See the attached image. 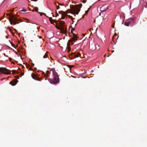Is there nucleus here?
I'll return each mask as SVG.
<instances>
[{
    "label": "nucleus",
    "mask_w": 147,
    "mask_h": 147,
    "mask_svg": "<svg viewBox=\"0 0 147 147\" xmlns=\"http://www.w3.org/2000/svg\"><path fill=\"white\" fill-rule=\"evenodd\" d=\"M7 16H9V20L11 24H13L15 25L16 24H18L19 22H18V18L16 17V15L14 14H12L11 13L9 14V13L7 14Z\"/></svg>",
    "instance_id": "nucleus-1"
},
{
    "label": "nucleus",
    "mask_w": 147,
    "mask_h": 147,
    "mask_svg": "<svg viewBox=\"0 0 147 147\" xmlns=\"http://www.w3.org/2000/svg\"><path fill=\"white\" fill-rule=\"evenodd\" d=\"M59 13L61 14V19H64L65 18V17L67 15L68 16V17L69 18H71V19H73L72 17L70 15H67V13H69V12H68L66 13L65 12L63 11H59L58 12Z\"/></svg>",
    "instance_id": "nucleus-2"
},
{
    "label": "nucleus",
    "mask_w": 147,
    "mask_h": 147,
    "mask_svg": "<svg viewBox=\"0 0 147 147\" xmlns=\"http://www.w3.org/2000/svg\"><path fill=\"white\" fill-rule=\"evenodd\" d=\"M64 22H62L60 23V26L59 28L60 29L63 33L66 34L67 33L66 28L64 26Z\"/></svg>",
    "instance_id": "nucleus-3"
},
{
    "label": "nucleus",
    "mask_w": 147,
    "mask_h": 147,
    "mask_svg": "<svg viewBox=\"0 0 147 147\" xmlns=\"http://www.w3.org/2000/svg\"><path fill=\"white\" fill-rule=\"evenodd\" d=\"M0 72L6 74H11V71L5 67H0Z\"/></svg>",
    "instance_id": "nucleus-4"
},
{
    "label": "nucleus",
    "mask_w": 147,
    "mask_h": 147,
    "mask_svg": "<svg viewBox=\"0 0 147 147\" xmlns=\"http://www.w3.org/2000/svg\"><path fill=\"white\" fill-rule=\"evenodd\" d=\"M69 12L73 14H78L80 10H69Z\"/></svg>",
    "instance_id": "nucleus-5"
},
{
    "label": "nucleus",
    "mask_w": 147,
    "mask_h": 147,
    "mask_svg": "<svg viewBox=\"0 0 147 147\" xmlns=\"http://www.w3.org/2000/svg\"><path fill=\"white\" fill-rule=\"evenodd\" d=\"M103 10L102 11H101V10H96L95 11V12L96 14L97 17L100 16L101 15V13H102L103 12L105 11V10Z\"/></svg>",
    "instance_id": "nucleus-6"
},
{
    "label": "nucleus",
    "mask_w": 147,
    "mask_h": 147,
    "mask_svg": "<svg viewBox=\"0 0 147 147\" xmlns=\"http://www.w3.org/2000/svg\"><path fill=\"white\" fill-rule=\"evenodd\" d=\"M133 21V19L131 18H129L126 20L125 23V25L127 26H129V24Z\"/></svg>",
    "instance_id": "nucleus-7"
},
{
    "label": "nucleus",
    "mask_w": 147,
    "mask_h": 147,
    "mask_svg": "<svg viewBox=\"0 0 147 147\" xmlns=\"http://www.w3.org/2000/svg\"><path fill=\"white\" fill-rule=\"evenodd\" d=\"M18 80L16 79H13V81L10 82L9 84L13 86L15 85L18 82Z\"/></svg>",
    "instance_id": "nucleus-8"
},
{
    "label": "nucleus",
    "mask_w": 147,
    "mask_h": 147,
    "mask_svg": "<svg viewBox=\"0 0 147 147\" xmlns=\"http://www.w3.org/2000/svg\"><path fill=\"white\" fill-rule=\"evenodd\" d=\"M59 78L58 76H56L54 78V83L58 82L59 81Z\"/></svg>",
    "instance_id": "nucleus-9"
},
{
    "label": "nucleus",
    "mask_w": 147,
    "mask_h": 147,
    "mask_svg": "<svg viewBox=\"0 0 147 147\" xmlns=\"http://www.w3.org/2000/svg\"><path fill=\"white\" fill-rule=\"evenodd\" d=\"M89 48L92 51H94L96 49V47L95 45H91L90 44Z\"/></svg>",
    "instance_id": "nucleus-10"
},
{
    "label": "nucleus",
    "mask_w": 147,
    "mask_h": 147,
    "mask_svg": "<svg viewBox=\"0 0 147 147\" xmlns=\"http://www.w3.org/2000/svg\"><path fill=\"white\" fill-rule=\"evenodd\" d=\"M72 56L75 58L78 57L80 56L81 54L79 53H78L77 54L74 53L73 54Z\"/></svg>",
    "instance_id": "nucleus-11"
},
{
    "label": "nucleus",
    "mask_w": 147,
    "mask_h": 147,
    "mask_svg": "<svg viewBox=\"0 0 147 147\" xmlns=\"http://www.w3.org/2000/svg\"><path fill=\"white\" fill-rule=\"evenodd\" d=\"M74 36L72 38V41L76 40H77V36L75 34H73Z\"/></svg>",
    "instance_id": "nucleus-12"
},
{
    "label": "nucleus",
    "mask_w": 147,
    "mask_h": 147,
    "mask_svg": "<svg viewBox=\"0 0 147 147\" xmlns=\"http://www.w3.org/2000/svg\"><path fill=\"white\" fill-rule=\"evenodd\" d=\"M75 6H76V7L74 9H78V8H80L82 6V4L80 3L79 4V5H76Z\"/></svg>",
    "instance_id": "nucleus-13"
},
{
    "label": "nucleus",
    "mask_w": 147,
    "mask_h": 147,
    "mask_svg": "<svg viewBox=\"0 0 147 147\" xmlns=\"http://www.w3.org/2000/svg\"><path fill=\"white\" fill-rule=\"evenodd\" d=\"M106 6V5H103L102 6V7H97L96 8L97 9H98V8H99L100 9H101V8H102V9H108V6H107V7L106 8H104L103 7L105 6Z\"/></svg>",
    "instance_id": "nucleus-14"
},
{
    "label": "nucleus",
    "mask_w": 147,
    "mask_h": 147,
    "mask_svg": "<svg viewBox=\"0 0 147 147\" xmlns=\"http://www.w3.org/2000/svg\"><path fill=\"white\" fill-rule=\"evenodd\" d=\"M49 20L52 24H53L54 23H55L56 22L55 20H52L51 18H49Z\"/></svg>",
    "instance_id": "nucleus-15"
},
{
    "label": "nucleus",
    "mask_w": 147,
    "mask_h": 147,
    "mask_svg": "<svg viewBox=\"0 0 147 147\" xmlns=\"http://www.w3.org/2000/svg\"><path fill=\"white\" fill-rule=\"evenodd\" d=\"M36 10V12H38L39 13L40 15L41 16H42V15L43 14V15H45V16H46L47 17V16H46V14H45V13H42V12H39L38 11V10Z\"/></svg>",
    "instance_id": "nucleus-16"
},
{
    "label": "nucleus",
    "mask_w": 147,
    "mask_h": 147,
    "mask_svg": "<svg viewBox=\"0 0 147 147\" xmlns=\"http://www.w3.org/2000/svg\"><path fill=\"white\" fill-rule=\"evenodd\" d=\"M43 58L44 59L47 58L49 59L48 56V55L47 53H45V55L43 56Z\"/></svg>",
    "instance_id": "nucleus-17"
},
{
    "label": "nucleus",
    "mask_w": 147,
    "mask_h": 147,
    "mask_svg": "<svg viewBox=\"0 0 147 147\" xmlns=\"http://www.w3.org/2000/svg\"><path fill=\"white\" fill-rule=\"evenodd\" d=\"M95 4H93L92 5L90 6V7L89 8H88V9H93L94 8H95Z\"/></svg>",
    "instance_id": "nucleus-18"
},
{
    "label": "nucleus",
    "mask_w": 147,
    "mask_h": 147,
    "mask_svg": "<svg viewBox=\"0 0 147 147\" xmlns=\"http://www.w3.org/2000/svg\"><path fill=\"white\" fill-rule=\"evenodd\" d=\"M31 75L32 77L34 79H35V78L36 77V75L34 73L32 74Z\"/></svg>",
    "instance_id": "nucleus-19"
},
{
    "label": "nucleus",
    "mask_w": 147,
    "mask_h": 147,
    "mask_svg": "<svg viewBox=\"0 0 147 147\" xmlns=\"http://www.w3.org/2000/svg\"><path fill=\"white\" fill-rule=\"evenodd\" d=\"M88 11H89V10H87L86 11H85V14L84 16H83V18H84V16L86 14H87L88 13Z\"/></svg>",
    "instance_id": "nucleus-20"
},
{
    "label": "nucleus",
    "mask_w": 147,
    "mask_h": 147,
    "mask_svg": "<svg viewBox=\"0 0 147 147\" xmlns=\"http://www.w3.org/2000/svg\"><path fill=\"white\" fill-rule=\"evenodd\" d=\"M12 73L14 74L16 72V70H13L12 71Z\"/></svg>",
    "instance_id": "nucleus-21"
},
{
    "label": "nucleus",
    "mask_w": 147,
    "mask_h": 147,
    "mask_svg": "<svg viewBox=\"0 0 147 147\" xmlns=\"http://www.w3.org/2000/svg\"><path fill=\"white\" fill-rule=\"evenodd\" d=\"M75 30V28H72L71 29V33H73V31L74 30Z\"/></svg>",
    "instance_id": "nucleus-22"
},
{
    "label": "nucleus",
    "mask_w": 147,
    "mask_h": 147,
    "mask_svg": "<svg viewBox=\"0 0 147 147\" xmlns=\"http://www.w3.org/2000/svg\"><path fill=\"white\" fill-rule=\"evenodd\" d=\"M26 10H21V11H24V12H26Z\"/></svg>",
    "instance_id": "nucleus-23"
},
{
    "label": "nucleus",
    "mask_w": 147,
    "mask_h": 147,
    "mask_svg": "<svg viewBox=\"0 0 147 147\" xmlns=\"http://www.w3.org/2000/svg\"><path fill=\"white\" fill-rule=\"evenodd\" d=\"M82 2L83 3H85L86 2V1H85V0H83V1H82Z\"/></svg>",
    "instance_id": "nucleus-24"
},
{
    "label": "nucleus",
    "mask_w": 147,
    "mask_h": 147,
    "mask_svg": "<svg viewBox=\"0 0 147 147\" xmlns=\"http://www.w3.org/2000/svg\"><path fill=\"white\" fill-rule=\"evenodd\" d=\"M57 6V9H59V8H60V7H59V6Z\"/></svg>",
    "instance_id": "nucleus-25"
},
{
    "label": "nucleus",
    "mask_w": 147,
    "mask_h": 147,
    "mask_svg": "<svg viewBox=\"0 0 147 147\" xmlns=\"http://www.w3.org/2000/svg\"><path fill=\"white\" fill-rule=\"evenodd\" d=\"M30 69V70H31V71L33 70V69L32 67L30 68V69Z\"/></svg>",
    "instance_id": "nucleus-26"
},
{
    "label": "nucleus",
    "mask_w": 147,
    "mask_h": 147,
    "mask_svg": "<svg viewBox=\"0 0 147 147\" xmlns=\"http://www.w3.org/2000/svg\"><path fill=\"white\" fill-rule=\"evenodd\" d=\"M16 78H17L18 79H19V76H16L15 77Z\"/></svg>",
    "instance_id": "nucleus-27"
},
{
    "label": "nucleus",
    "mask_w": 147,
    "mask_h": 147,
    "mask_svg": "<svg viewBox=\"0 0 147 147\" xmlns=\"http://www.w3.org/2000/svg\"><path fill=\"white\" fill-rule=\"evenodd\" d=\"M56 16L59 15V14L57 13V11H56Z\"/></svg>",
    "instance_id": "nucleus-28"
},
{
    "label": "nucleus",
    "mask_w": 147,
    "mask_h": 147,
    "mask_svg": "<svg viewBox=\"0 0 147 147\" xmlns=\"http://www.w3.org/2000/svg\"><path fill=\"white\" fill-rule=\"evenodd\" d=\"M131 3H130V6H129V9H130L131 8Z\"/></svg>",
    "instance_id": "nucleus-29"
},
{
    "label": "nucleus",
    "mask_w": 147,
    "mask_h": 147,
    "mask_svg": "<svg viewBox=\"0 0 147 147\" xmlns=\"http://www.w3.org/2000/svg\"><path fill=\"white\" fill-rule=\"evenodd\" d=\"M24 73H22L21 74V76H23V75H24Z\"/></svg>",
    "instance_id": "nucleus-30"
},
{
    "label": "nucleus",
    "mask_w": 147,
    "mask_h": 147,
    "mask_svg": "<svg viewBox=\"0 0 147 147\" xmlns=\"http://www.w3.org/2000/svg\"><path fill=\"white\" fill-rule=\"evenodd\" d=\"M14 10L12 9L11 10V12H13V11Z\"/></svg>",
    "instance_id": "nucleus-31"
},
{
    "label": "nucleus",
    "mask_w": 147,
    "mask_h": 147,
    "mask_svg": "<svg viewBox=\"0 0 147 147\" xmlns=\"http://www.w3.org/2000/svg\"><path fill=\"white\" fill-rule=\"evenodd\" d=\"M11 45L13 47H14V45L13 44H11Z\"/></svg>",
    "instance_id": "nucleus-32"
},
{
    "label": "nucleus",
    "mask_w": 147,
    "mask_h": 147,
    "mask_svg": "<svg viewBox=\"0 0 147 147\" xmlns=\"http://www.w3.org/2000/svg\"><path fill=\"white\" fill-rule=\"evenodd\" d=\"M112 27L113 28H114V25H112Z\"/></svg>",
    "instance_id": "nucleus-33"
},
{
    "label": "nucleus",
    "mask_w": 147,
    "mask_h": 147,
    "mask_svg": "<svg viewBox=\"0 0 147 147\" xmlns=\"http://www.w3.org/2000/svg\"><path fill=\"white\" fill-rule=\"evenodd\" d=\"M6 38H8V36H6Z\"/></svg>",
    "instance_id": "nucleus-34"
},
{
    "label": "nucleus",
    "mask_w": 147,
    "mask_h": 147,
    "mask_svg": "<svg viewBox=\"0 0 147 147\" xmlns=\"http://www.w3.org/2000/svg\"><path fill=\"white\" fill-rule=\"evenodd\" d=\"M22 9H26L24 7H23L22 8Z\"/></svg>",
    "instance_id": "nucleus-35"
},
{
    "label": "nucleus",
    "mask_w": 147,
    "mask_h": 147,
    "mask_svg": "<svg viewBox=\"0 0 147 147\" xmlns=\"http://www.w3.org/2000/svg\"><path fill=\"white\" fill-rule=\"evenodd\" d=\"M93 72V70H92V71H91L90 72Z\"/></svg>",
    "instance_id": "nucleus-36"
},
{
    "label": "nucleus",
    "mask_w": 147,
    "mask_h": 147,
    "mask_svg": "<svg viewBox=\"0 0 147 147\" xmlns=\"http://www.w3.org/2000/svg\"><path fill=\"white\" fill-rule=\"evenodd\" d=\"M2 20V18H0V21Z\"/></svg>",
    "instance_id": "nucleus-37"
},
{
    "label": "nucleus",
    "mask_w": 147,
    "mask_h": 147,
    "mask_svg": "<svg viewBox=\"0 0 147 147\" xmlns=\"http://www.w3.org/2000/svg\"><path fill=\"white\" fill-rule=\"evenodd\" d=\"M106 55H104V57H106Z\"/></svg>",
    "instance_id": "nucleus-38"
},
{
    "label": "nucleus",
    "mask_w": 147,
    "mask_h": 147,
    "mask_svg": "<svg viewBox=\"0 0 147 147\" xmlns=\"http://www.w3.org/2000/svg\"><path fill=\"white\" fill-rule=\"evenodd\" d=\"M6 0H4L3 1V3L4 2H5Z\"/></svg>",
    "instance_id": "nucleus-39"
},
{
    "label": "nucleus",
    "mask_w": 147,
    "mask_h": 147,
    "mask_svg": "<svg viewBox=\"0 0 147 147\" xmlns=\"http://www.w3.org/2000/svg\"><path fill=\"white\" fill-rule=\"evenodd\" d=\"M109 56H110V55H109L107 56V57H109Z\"/></svg>",
    "instance_id": "nucleus-40"
},
{
    "label": "nucleus",
    "mask_w": 147,
    "mask_h": 147,
    "mask_svg": "<svg viewBox=\"0 0 147 147\" xmlns=\"http://www.w3.org/2000/svg\"><path fill=\"white\" fill-rule=\"evenodd\" d=\"M9 59L11 61V58H9Z\"/></svg>",
    "instance_id": "nucleus-41"
},
{
    "label": "nucleus",
    "mask_w": 147,
    "mask_h": 147,
    "mask_svg": "<svg viewBox=\"0 0 147 147\" xmlns=\"http://www.w3.org/2000/svg\"><path fill=\"white\" fill-rule=\"evenodd\" d=\"M32 65H33V66L34 65V64H32Z\"/></svg>",
    "instance_id": "nucleus-42"
},
{
    "label": "nucleus",
    "mask_w": 147,
    "mask_h": 147,
    "mask_svg": "<svg viewBox=\"0 0 147 147\" xmlns=\"http://www.w3.org/2000/svg\"><path fill=\"white\" fill-rule=\"evenodd\" d=\"M14 9V8H13V9Z\"/></svg>",
    "instance_id": "nucleus-43"
}]
</instances>
